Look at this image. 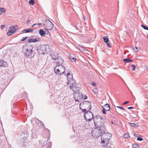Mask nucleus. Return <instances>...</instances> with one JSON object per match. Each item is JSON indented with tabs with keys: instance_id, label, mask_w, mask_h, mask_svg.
Masks as SVG:
<instances>
[{
	"instance_id": "79ce46f5",
	"label": "nucleus",
	"mask_w": 148,
	"mask_h": 148,
	"mask_svg": "<svg viewBox=\"0 0 148 148\" xmlns=\"http://www.w3.org/2000/svg\"><path fill=\"white\" fill-rule=\"evenodd\" d=\"M93 91H94L95 92V93H97V89H94L93 90Z\"/></svg>"
},
{
	"instance_id": "7c9ffc66",
	"label": "nucleus",
	"mask_w": 148,
	"mask_h": 148,
	"mask_svg": "<svg viewBox=\"0 0 148 148\" xmlns=\"http://www.w3.org/2000/svg\"><path fill=\"white\" fill-rule=\"evenodd\" d=\"M128 124L129 125H131L133 127H134L135 125V124L134 123H129Z\"/></svg>"
},
{
	"instance_id": "412c9836",
	"label": "nucleus",
	"mask_w": 148,
	"mask_h": 148,
	"mask_svg": "<svg viewBox=\"0 0 148 148\" xmlns=\"http://www.w3.org/2000/svg\"><path fill=\"white\" fill-rule=\"evenodd\" d=\"M33 31V30L29 28V29H24V30H23V31H22V32H23V33H25V32L28 33V32H32Z\"/></svg>"
},
{
	"instance_id": "f257e3e1",
	"label": "nucleus",
	"mask_w": 148,
	"mask_h": 148,
	"mask_svg": "<svg viewBox=\"0 0 148 148\" xmlns=\"http://www.w3.org/2000/svg\"><path fill=\"white\" fill-rule=\"evenodd\" d=\"M33 47L29 44H26L23 47V52L27 58H31L34 56L32 52Z\"/></svg>"
},
{
	"instance_id": "2f4dec72",
	"label": "nucleus",
	"mask_w": 148,
	"mask_h": 148,
	"mask_svg": "<svg viewBox=\"0 0 148 148\" xmlns=\"http://www.w3.org/2000/svg\"><path fill=\"white\" fill-rule=\"evenodd\" d=\"M131 66L132 68H133V69H132V70H134L135 69V66L134 65L132 64L131 65Z\"/></svg>"
},
{
	"instance_id": "4c0bfd02",
	"label": "nucleus",
	"mask_w": 148,
	"mask_h": 148,
	"mask_svg": "<svg viewBox=\"0 0 148 148\" xmlns=\"http://www.w3.org/2000/svg\"><path fill=\"white\" fill-rule=\"evenodd\" d=\"M27 38V37H23L22 39L21 40L22 41H23L25 39H26V38Z\"/></svg>"
},
{
	"instance_id": "49530a36",
	"label": "nucleus",
	"mask_w": 148,
	"mask_h": 148,
	"mask_svg": "<svg viewBox=\"0 0 148 148\" xmlns=\"http://www.w3.org/2000/svg\"><path fill=\"white\" fill-rule=\"evenodd\" d=\"M128 108L129 109H132L133 108V107H128Z\"/></svg>"
},
{
	"instance_id": "5701e85b",
	"label": "nucleus",
	"mask_w": 148,
	"mask_h": 148,
	"mask_svg": "<svg viewBox=\"0 0 148 148\" xmlns=\"http://www.w3.org/2000/svg\"><path fill=\"white\" fill-rule=\"evenodd\" d=\"M103 39L105 43H107L108 42L109 39L106 36H104L103 38Z\"/></svg>"
},
{
	"instance_id": "f3484780",
	"label": "nucleus",
	"mask_w": 148,
	"mask_h": 148,
	"mask_svg": "<svg viewBox=\"0 0 148 148\" xmlns=\"http://www.w3.org/2000/svg\"><path fill=\"white\" fill-rule=\"evenodd\" d=\"M40 41V39L38 37H36L35 39L31 38L28 40V41L29 42H36Z\"/></svg>"
},
{
	"instance_id": "dca6fc26",
	"label": "nucleus",
	"mask_w": 148,
	"mask_h": 148,
	"mask_svg": "<svg viewBox=\"0 0 148 148\" xmlns=\"http://www.w3.org/2000/svg\"><path fill=\"white\" fill-rule=\"evenodd\" d=\"M65 75L67 77V79L68 81L69 82L72 81H73V77L71 75L69 72H68L67 74H65Z\"/></svg>"
},
{
	"instance_id": "20e7f679",
	"label": "nucleus",
	"mask_w": 148,
	"mask_h": 148,
	"mask_svg": "<svg viewBox=\"0 0 148 148\" xmlns=\"http://www.w3.org/2000/svg\"><path fill=\"white\" fill-rule=\"evenodd\" d=\"M54 71L58 75H61L64 74L66 70L65 67L61 64L57 65L53 68Z\"/></svg>"
},
{
	"instance_id": "a19ab883",
	"label": "nucleus",
	"mask_w": 148,
	"mask_h": 148,
	"mask_svg": "<svg viewBox=\"0 0 148 148\" xmlns=\"http://www.w3.org/2000/svg\"><path fill=\"white\" fill-rule=\"evenodd\" d=\"M108 45V46L109 47H110V44L108 42L107 43H106Z\"/></svg>"
},
{
	"instance_id": "09e8293b",
	"label": "nucleus",
	"mask_w": 148,
	"mask_h": 148,
	"mask_svg": "<svg viewBox=\"0 0 148 148\" xmlns=\"http://www.w3.org/2000/svg\"><path fill=\"white\" fill-rule=\"evenodd\" d=\"M38 121L39 122V123L40 124H43V123L41 121H39V120H38Z\"/></svg>"
},
{
	"instance_id": "13d9d810",
	"label": "nucleus",
	"mask_w": 148,
	"mask_h": 148,
	"mask_svg": "<svg viewBox=\"0 0 148 148\" xmlns=\"http://www.w3.org/2000/svg\"><path fill=\"white\" fill-rule=\"evenodd\" d=\"M106 148H109L108 147H106Z\"/></svg>"
},
{
	"instance_id": "6e6552de",
	"label": "nucleus",
	"mask_w": 148,
	"mask_h": 148,
	"mask_svg": "<svg viewBox=\"0 0 148 148\" xmlns=\"http://www.w3.org/2000/svg\"><path fill=\"white\" fill-rule=\"evenodd\" d=\"M49 47L47 45H41L39 48L37 49V51L38 53L39 54H44L46 52L47 48Z\"/></svg>"
},
{
	"instance_id": "bf43d9fd",
	"label": "nucleus",
	"mask_w": 148,
	"mask_h": 148,
	"mask_svg": "<svg viewBox=\"0 0 148 148\" xmlns=\"http://www.w3.org/2000/svg\"><path fill=\"white\" fill-rule=\"evenodd\" d=\"M84 20H85V18H84Z\"/></svg>"
},
{
	"instance_id": "9d476101",
	"label": "nucleus",
	"mask_w": 148,
	"mask_h": 148,
	"mask_svg": "<svg viewBox=\"0 0 148 148\" xmlns=\"http://www.w3.org/2000/svg\"><path fill=\"white\" fill-rule=\"evenodd\" d=\"M73 97L75 100L77 102L80 101L84 98L83 95L80 92L75 93L73 95Z\"/></svg>"
},
{
	"instance_id": "473e14b6",
	"label": "nucleus",
	"mask_w": 148,
	"mask_h": 148,
	"mask_svg": "<svg viewBox=\"0 0 148 148\" xmlns=\"http://www.w3.org/2000/svg\"><path fill=\"white\" fill-rule=\"evenodd\" d=\"M116 108H119L121 110H125V109L123 107L121 106H116Z\"/></svg>"
},
{
	"instance_id": "c756f323",
	"label": "nucleus",
	"mask_w": 148,
	"mask_h": 148,
	"mask_svg": "<svg viewBox=\"0 0 148 148\" xmlns=\"http://www.w3.org/2000/svg\"><path fill=\"white\" fill-rule=\"evenodd\" d=\"M85 49V48L84 47H80L79 48V49L80 51H83Z\"/></svg>"
},
{
	"instance_id": "9b49d317",
	"label": "nucleus",
	"mask_w": 148,
	"mask_h": 148,
	"mask_svg": "<svg viewBox=\"0 0 148 148\" xmlns=\"http://www.w3.org/2000/svg\"><path fill=\"white\" fill-rule=\"evenodd\" d=\"M100 130H99L98 128L97 127L95 128L92 132V136L94 138H97L99 137L101 134L100 132Z\"/></svg>"
},
{
	"instance_id": "cd10ccee",
	"label": "nucleus",
	"mask_w": 148,
	"mask_h": 148,
	"mask_svg": "<svg viewBox=\"0 0 148 148\" xmlns=\"http://www.w3.org/2000/svg\"><path fill=\"white\" fill-rule=\"evenodd\" d=\"M123 137L124 138H127L129 137V136L128 134H124L123 136Z\"/></svg>"
},
{
	"instance_id": "e433bc0d",
	"label": "nucleus",
	"mask_w": 148,
	"mask_h": 148,
	"mask_svg": "<svg viewBox=\"0 0 148 148\" xmlns=\"http://www.w3.org/2000/svg\"><path fill=\"white\" fill-rule=\"evenodd\" d=\"M137 140L142 141L143 140V139L140 138H138L137 139Z\"/></svg>"
},
{
	"instance_id": "ea45409f",
	"label": "nucleus",
	"mask_w": 148,
	"mask_h": 148,
	"mask_svg": "<svg viewBox=\"0 0 148 148\" xmlns=\"http://www.w3.org/2000/svg\"><path fill=\"white\" fill-rule=\"evenodd\" d=\"M5 27V26L4 25H2L1 26V28L2 29H3Z\"/></svg>"
},
{
	"instance_id": "864d4df0",
	"label": "nucleus",
	"mask_w": 148,
	"mask_h": 148,
	"mask_svg": "<svg viewBox=\"0 0 148 148\" xmlns=\"http://www.w3.org/2000/svg\"><path fill=\"white\" fill-rule=\"evenodd\" d=\"M14 26V30L15 31V30L16 29L15 28H16V27H17V26H16V25Z\"/></svg>"
},
{
	"instance_id": "c9c22d12",
	"label": "nucleus",
	"mask_w": 148,
	"mask_h": 148,
	"mask_svg": "<svg viewBox=\"0 0 148 148\" xmlns=\"http://www.w3.org/2000/svg\"><path fill=\"white\" fill-rule=\"evenodd\" d=\"M30 20L29 19H28L27 21V25H29V24L30 23Z\"/></svg>"
},
{
	"instance_id": "f8f14e48",
	"label": "nucleus",
	"mask_w": 148,
	"mask_h": 148,
	"mask_svg": "<svg viewBox=\"0 0 148 148\" xmlns=\"http://www.w3.org/2000/svg\"><path fill=\"white\" fill-rule=\"evenodd\" d=\"M97 127L98 128V129L99 130L101 131L100 132L101 133L107 132L106 128V127L105 126L104 123L103 125L99 126V127Z\"/></svg>"
},
{
	"instance_id": "603ef678",
	"label": "nucleus",
	"mask_w": 148,
	"mask_h": 148,
	"mask_svg": "<svg viewBox=\"0 0 148 148\" xmlns=\"http://www.w3.org/2000/svg\"><path fill=\"white\" fill-rule=\"evenodd\" d=\"M36 24H34V25H32V27H34V26L35 25H36Z\"/></svg>"
},
{
	"instance_id": "a18cd8bd",
	"label": "nucleus",
	"mask_w": 148,
	"mask_h": 148,
	"mask_svg": "<svg viewBox=\"0 0 148 148\" xmlns=\"http://www.w3.org/2000/svg\"><path fill=\"white\" fill-rule=\"evenodd\" d=\"M84 98H83L84 99H86L87 98V96L86 95H84Z\"/></svg>"
},
{
	"instance_id": "5fc2aeb1",
	"label": "nucleus",
	"mask_w": 148,
	"mask_h": 148,
	"mask_svg": "<svg viewBox=\"0 0 148 148\" xmlns=\"http://www.w3.org/2000/svg\"><path fill=\"white\" fill-rule=\"evenodd\" d=\"M56 62V63H59V61H57Z\"/></svg>"
},
{
	"instance_id": "aec40b11",
	"label": "nucleus",
	"mask_w": 148,
	"mask_h": 148,
	"mask_svg": "<svg viewBox=\"0 0 148 148\" xmlns=\"http://www.w3.org/2000/svg\"><path fill=\"white\" fill-rule=\"evenodd\" d=\"M39 33L40 34L42 37L45 36V32L42 29H40L39 31Z\"/></svg>"
},
{
	"instance_id": "2eb2a0df",
	"label": "nucleus",
	"mask_w": 148,
	"mask_h": 148,
	"mask_svg": "<svg viewBox=\"0 0 148 148\" xmlns=\"http://www.w3.org/2000/svg\"><path fill=\"white\" fill-rule=\"evenodd\" d=\"M51 58L53 60H59V59L61 60L60 59V58L58 59V54L56 53H51Z\"/></svg>"
},
{
	"instance_id": "37998d69",
	"label": "nucleus",
	"mask_w": 148,
	"mask_h": 148,
	"mask_svg": "<svg viewBox=\"0 0 148 148\" xmlns=\"http://www.w3.org/2000/svg\"><path fill=\"white\" fill-rule=\"evenodd\" d=\"M91 85L93 86H95V83L94 82H93L92 83Z\"/></svg>"
},
{
	"instance_id": "58836bf2",
	"label": "nucleus",
	"mask_w": 148,
	"mask_h": 148,
	"mask_svg": "<svg viewBox=\"0 0 148 148\" xmlns=\"http://www.w3.org/2000/svg\"><path fill=\"white\" fill-rule=\"evenodd\" d=\"M129 102V101H126L125 102H124L123 104V105H125V104H127V103H128Z\"/></svg>"
},
{
	"instance_id": "bb28decb",
	"label": "nucleus",
	"mask_w": 148,
	"mask_h": 148,
	"mask_svg": "<svg viewBox=\"0 0 148 148\" xmlns=\"http://www.w3.org/2000/svg\"><path fill=\"white\" fill-rule=\"evenodd\" d=\"M141 26L143 27L145 29L148 30V27L146 26H144L143 25H141Z\"/></svg>"
},
{
	"instance_id": "4468645a",
	"label": "nucleus",
	"mask_w": 148,
	"mask_h": 148,
	"mask_svg": "<svg viewBox=\"0 0 148 148\" xmlns=\"http://www.w3.org/2000/svg\"><path fill=\"white\" fill-rule=\"evenodd\" d=\"M15 32V31L14 30V26H13L9 29V32L7 33V35L8 36H10Z\"/></svg>"
},
{
	"instance_id": "e2e57ef3",
	"label": "nucleus",
	"mask_w": 148,
	"mask_h": 148,
	"mask_svg": "<svg viewBox=\"0 0 148 148\" xmlns=\"http://www.w3.org/2000/svg\"><path fill=\"white\" fill-rule=\"evenodd\" d=\"M69 77L70 78V76H69Z\"/></svg>"
},
{
	"instance_id": "4d7b16f0",
	"label": "nucleus",
	"mask_w": 148,
	"mask_h": 148,
	"mask_svg": "<svg viewBox=\"0 0 148 148\" xmlns=\"http://www.w3.org/2000/svg\"><path fill=\"white\" fill-rule=\"evenodd\" d=\"M111 123L112 124H113L114 123H113V122L112 121H111Z\"/></svg>"
},
{
	"instance_id": "ddd939ff",
	"label": "nucleus",
	"mask_w": 148,
	"mask_h": 148,
	"mask_svg": "<svg viewBox=\"0 0 148 148\" xmlns=\"http://www.w3.org/2000/svg\"><path fill=\"white\" fill-rule=\"evenodd\" d=\"M47 143L45 142L42 145L41 148H51L52 146V143L51 142H49L47 143V146L46 145Z\"/></svg>"
},
{
	"instance_id": "f704fd0d",
	"label": "nucleus",
	"mask_w": 148,
	"mask_h": 148,
	"mask_svg": "<svg viewBox=\"0 0 148 148\" xmlns=\"http://www.w3.org/2000/svg\"><path fill=\"white\" fill-rule=\"evenodd\" d=\"M106 110H104L103 109L102 110V113L104 114H106Z\"/></svg>"
},
{
	"instance_id": "393cba45",
	"label": "nucleus",
	"mask_w": 148,
	"mask_h": 148,
	"mask_svg": "<svg viewBox=\"0 0 148 148\" xmlns=\"http://www.w3.org/2000/svg\"><path fill=\"white\" fill-rule=\"evenodd\" d=\"M133 148H139L138 145L136 144H134L132 146Z\"/></svg>"
},
{
	"instance_id": "423d86ee",
	"label": "nucleus",
	"mask_w": 148,
	"mask_h": 148,
	"mask_svg": "<svg viewBox=\"0 0 148 148\" xmlns=\"http://www.w3.org/2000/svg\"><path fill=\"white\" fill-rule=\"evenodd\" d=\"M43 25L45 29L47 30H51L53 27L52 23L48 19L45 21Z\"/></svg>"
},
{
	"instance_id": "6e6d98bb",
	"label": "nucleus",
	"mask_w": 148,
	"mask_h": 148,
	"mask_svg": "<svg viewBox=\"0 0 148 148\" xmlns=\"http://www.w3.org/2000/svg\"><path fill=\"white\" fill-rule=\"evenodd\" d=\"M24 138H25L24 139V140L26 139L27 138H26V137L25 136V137H24Z\"/></svg>"
},
{
	"instance_id": "1a4fd4ad",
	"label": "nucleus",
	"mask_w": 148,
	"mask_h": 148,
	"mask_svg": "<svg viewBox=\"0 0 148 148\" xmlns=\"http://www.w3.org/2000/svg\"><path fill=\"white\" fill-rule=\"evenodd\" d=\"M85 112L84 117L87 121H90L92 118H94L93 114L91 112L87 111Z\"/></svg>"
},
{
	"instance_id": "f03ea898",
	"label": "nucleus",
	"mask_w": 148,
	"mask_h": 148,
	"mask_svg": "<svg viewBox=\"0 0 148 148\" xmlns=\"http://www.w3.org/2000/svg\"><path fill=\"white\" fill-rule=\"evenodd\" d=\"M79 108L82 111L84 112L89 111L91 108V103L89 101H85L82 102L79 105Z\"/></svg>"
},
{
	"instance_id": "c85d7f7f",
	"label": "nucleus",
	"mask_w": 148,
	"mask_h": 148,
	"mask_svg": "<svg viewBox=\"0 0 148 148\" xmlns=\"http://www.w3.org/2000/svg\"><path fill=\"white\" fill-rule=\"evenodd\" d=\"M133 49L135 52H137L138 51V48L137 47H135L133 48Z\"/></svg>"
},
{
	"instance_id": "de8ad7c7",
	"label": "nucleus",
	"mask_w": 148,
	"mask_h": 148,
	"mask_svg": "<svg viewBox=\"0 0 148 148\" xmlns=\"http://www.w3.org/2000/svg\"><path fill=\"white\" fill-rule=\"evenodd\" d=\"M112 112H111V113H110L109 114V116L111 117L112 116Z\"/></svg>"
},
{
	"instance_id": "0eeeda50",
	"label": "nucleus",
	"mask_w": 148,
	"mask_h": 148,
	"mask_svg": "<svg viewBox=\"0 0 148 148\" xmlns=\"http://www.w3.org/2000/svg\"><path fill=\"white\" fill-rule=\"evenodd\" d=\"M81 85L79 84H76L75 82L72 81L70 86V89L74 92H76L80 88Z\"/></svg>"
},
{
	"instance_id": "6ab92c4d",
	"label": "nucleus",
	"mask_w": 148,
	"mask_h": 148,
	"mask_svg": "<svg viewBox=\"0 0 148 148\" xmlns=\"http://www.w3.org/2000/svg\"><path fill=\"white\" fill-rule=\"evenodd\" d=\"M103 108L106 111H109L110 110V107L108 104H106L103 106Z\"/></svg>"
},
{
	"instance_id": "a878e982",
	"label": "nucleus",
	"mask_w": 148,
	"mask_h": 148,
	"mask_svg": "<svg viewBox=\"0 0 148 148\" xmlns=\"http://www.w3.org/2000/svg\"><path fill=\"white\" fill-rule=\"evenodd\" d=\"M29 4H31L32 5H33L34 4V3L33 0H30L29 2Z\"/></svg>"
},
{
	"instance_id": "052dcab7",
	"label": "nucleus",
	"mask_w": 148,
	"mask_h": 148,
	"mask_svg": "<svg viewBox=\"0 0 148 148\" xmlns=\"http://www.w3.org/2000/svg\"><path fill=\"white\" fill-rule=\"evenodd\" d=\"M146 68H147V66H146V67H145Z\"/></svg>"
},
{
	"instance_id": "3c124183",
	"label": "nucleus",
	"mask_w": 148,
	"mask_h": 148,
	"mask_svg": "<svg viewBox=\"0 0 148 148\" xmlns=\"http://www.w3.org/2000/svg\"><path fill=\"white\" fill-rule=\"evenodd\" d=\"M49 140V137H48V138H47V140H46V141L45 140V141H46V142H47V141H48V140Z\"/></svg>"
},
{
	"instance_id": "680f3d73",
	"label": "nucleus",
	"mask_w": 148,
	"mask_h": 148,
	"mask_svg": "<svg viewBox=\"0 0 148 148\" xmlns=\"http://www.w3.org/2000/svg\"><path fill=\"white\" fill-rule=\"evenodd\" d=\"M113 118L115 119V117H114Z\"/></svg>"
},
{
	"instance_id": "72a5a7b5",
	"label": "nucleus",
	"mask_w": 148,
	"mask_h": 148,
	"mask_svg": "<svg viewBox=\"0 0 148 148\" xmlns=\"http://www.w3.org/2000/svg\"><path fill=\"white\" fill-rule=\"evenodd\" d=\"M71 59V61L73 62H75L76 61V58H70Z\"/></svg>"
},
{
	"instance_id": "0e129e2a",
	"label": "nucleus",
	"mask_w": 148,
	"mask_h": 148,
	"mask_svg": "<svg viewBox=\"0 0 148 148\" xmlns=\"http://www.w3.org/2000/svg\"><path fill=\"white\" fill-rule=\"evenodd\" d=\"M66 72H68V71H66Z\"/></svg>"
},
{
	"instance_id": "7ed1b4c3",
	"label": "nucleus",
	"mask_w": 148,
	"mask_h": 148,
	"mask_svg": "<svg viewBox=\"0 0 148 148\" xmlns=\"http://www.w3.org/2000/svg\"><path fill=\"white\" fill-rule=\"evenodd\" d=\"M95 125L96 127L103 125L105 123L104 119L100 116L97 115L94 118Z\"/></svg>"
},
{
	"instance_id": "8fccbe9b",
	"label": "nucleus",
	"mask_w": 148,
	"mask_h": 148,
	"mask_svg": "<svg viewBox=\"0 0 148 148\" xmlns=\"http://www.w3.org/2000/svg\"><path fill=\"white\" fill-rule=\"evenodd\" d=\"M36 24H37L36 25H40L42 24L41 23H37Z\"/></svg>"
},
{
	"instance_id": "a211bd4d",
	"label": "nucleus",
	"mask_w": 148,
	"mask_h": 148,
	"mask_svg": "<svg viewBox=\"0 0 148 148\" xmlns=\"http://www.w3.org/2000/svg\"><path fill=\"white\" fill-rule=\"evenodd\" d=\"M7 63L6 62L0 60V66L4 67H6L7 66Z\"/></svg>"
},
{
	"instance_id": "39448f33",
	"label": "nucleus",
	"mask_w": 148,
	"mask_h": 148,
	"mask_svg": "<svg viewBox=\"0 0 148 148\" xmlns=\"http://www.w3.org/2000/svg\"><path fill=\"white\" fill-rule=\"evenodd\" d=\"M110 135H111L110 133L106 132L103 133V134L101 135V143L107 145L109 143V137H110Z\"/></svg>"
},
{
	"instance_id": "c03bdc74",
	"label": "nucleus",
	"mask_w": 148,
	"mask_h": 148,
	"mask_svg": "<svg viewBox=\"0 0 148 148\" xmlns=\"http://www.w3.org/2000/svg\"><path fill=\"white\" fill-rule=\"evenodd\" d=\"M46 34H49V32L48 31H47L45 32Z\"/></svg>"
},
{
	"instance_id": "b1692460",
	"label": "nucleus",
	"mask_w": 148,
	"mask_h": 148,
	"mask_svg": "<svg viewBox=\"0 0 148 148\" xmlns=\"http://www.w3.org/2000/svg\"><path fill=\"white\" fill-rule=\"evenodd\" d=\"M5 11V9L3 8H0V14H1L2 13H3Z\"/></svg>"
},
{
	"instance_id": "4be33fe9",
	"label": "nucleus",
	"mask_w": 148,
	"mask_h": 148,
	"mask_svg": "<svg viewBox=\"0 0 148 148\" xmlns=\"http://www.w3.org/2000/svg\"><path fill=\"white\" fill-rule=\"evenodd\" d=\"M123 61L125 63H130L133 61L132 60H129L128 59H125L123 60Z\"/></svg>"
}]
</instances>
